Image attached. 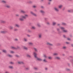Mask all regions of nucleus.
Segmentation results:
<instances>
[{
    "mask_svg": "<svg viewBox=\"0 0 73 73\" xmlns=\"http://www.w3.org/2000/svg\"><path fill=\"white\" fill-rule=\"evenodd\" d=\"M33 15V16H37V15H36V14H35L34 13Z\"/></svg>",
    "mask_w": 73,
    "mask_h": 73,
    "instance_id": "4c0bfd02",
    "label": "nucleus"
},
{
    "mask_svg": "<svg viewBox=\"0 0 73 73\" xmlns=\"http://www.w3.org/2000/svg\"><path fill=\"white\" fill-rule=\"evenodd\" d=\"M46 45H49V46H53V44L49 42H47L46 43Z\"/></svg>",
    "mask_w": 73,
    "mask_h": 73,
    "instance_id": "20e7f679",
    "label": "nucleus"
},
{
    "mask_svg": "<svg viewBox=\"0 0 73 73\" xmlns=\"http://www.w3.org/2000/svg\"><path fill=\"white\" fill-rule=\"evenodd\" d=\"M66 70H67V71H69L70 70V69L68 68H66Z\"/></svg>",
    "mask_w": 73,
    "mask_h": 73,
    "instance_id": "e433bc0d",
    "label": "nucleus"
},
{
    "mask_svg": "<svg viewBox=\"0 0 73 73\" xmlns=\"http://www.w3.org/2000/svg\"><path fill=\"white\" fill-rule=\"evenodd\" d=\"M34 49L36 52H37V48H34Z\"/></svg>",
    "mask_w": 73,
    "mask_h": 73,
    "instance_id": "393cba45",
    "label": "nucleus"
},
{
    "mask_svg": "<svg viewBox=\"0 0 73 73\" xmlns=\"http://www.w3.org/2000/svg\"><path fill=\"white\" fill-rule=\"evenodd\" d=\"M1 23H5V22L3 21H1Z\"/></svg>",
    "mask_w": 73,
    "mask_h": 73,
    "instance_id": "c9c22d12",
    "label": "nucleus"
},
{
    "mask_svg": "<svg viewBox=\"0 0 73 73\" xmlns=\"http://www.w3.org/2000/svg\"><path fill=\"white\" fill-rule=\"evenodd\" d=\"M27 36H28V37H30V35H27Z\"/></svg>",
    "mask_w": 73,
    "mask_h": 73,
    "instance_id": "4d7b16f0",
    "label": "nucleus"
},
{
    "mask_svg": "<svg viewBox=\"0 0 73 73\" xmlns=\"http://www.w3.org/2000/svg\"><path fill=\"white\" fill-rule=\"evenodd\" d=\"M10 63L11 64H13V63L12 62H11Z\"/></svg>",
    "mask_w": 73,
    "mask_h": 73,
    "instance_id": "09e8293b",
    "label": "nucleus"
},
{
    "mask_svg": "<svg viewBox=\"0 0 73 73\" xmlns=\"http://www.w3.org/2000/svg\"><path fill=\"white\" fill-rule=\"evenodd\" d=\"M54 56H57L58 54L57 53H54L53 54Z\"/></svg>",
    "mask_w": 73,
    "mask_h": 73,
    "instance_id": "dca6fc26",
    "label": "nucleus"
},
{
    "mask_svg": "<svg viewBox=\"0 0 73 73\" xmlns=\"http://www.w3.org/2000/svg\"><path fill=\"white\" fill-rule=\"evenodd\" d=\"M10 53H15V52H14V51H10Z\"/></svg>",
    "mask_w": 73,
    "mask_h": 73,
    "instance_id": "aec40b11",
    "label": "nucleus"
},
{
    "mask_svg": "<svg viewBox=\"0 0 73 73\" xmlns=\"http://www.w3.org/2000/svg\"><path fill=\"white\" fill-rule=\"evenodd\" d=\"M58 25H60V24H58Z\"/></svg>",
    "mask_w": 73,
    "mask_h": 73,
    "instance_id": "69168bd1",
    "label": "nucleus"
},
{
    "mask_svg": "<svg viewBox=\"0 0 73 73\" xmlns=\"http://www.w3.org/2000/svg\"><path fill=\"white\" fill-rule=\"evenodd\" d=\"M43 57H44V58H46V56L45 54H44L43 55Z\"/></svg>",
    "mask_w": 73,
    "mask_h": 73,
    "instance_id": "f3484780",
    "label": "nucleus"
},
{
    "mask_svg": "<svg viewBox=\"0 0 73 73\" xmlns=\"http://www.w3.org/2000/svg\"><path fill=\"white\" fill-rule=\"evenodd\" d=\"M47 24L49 25V24H50V23L49 22H47Z\"/></svg>",
    "mask_w": 73,
    "mask_h": 73,
    "instance_id": "a18cd8bd",
    "label": "nucleus"
},
{
    "mask_svg": "<svg viewBox=\"0 0 73 73\" xmlns=\"http://www.w3.org/2000/svg\"><path fill=\"white\" fill-rule=\"evenodd\" d=\"M43 61L44 62H48V61H47V60H46V59H44L43 60Z\"/></svg>",
    "mask_w": 73,
    "mask_h": 73,
    "instance_id": "6e6552de",
    "label": "nucleus"
},
{
    "mask_svg": "<svg viewBox=\"0 0 73 73\" xmlns=\"http://www.w3.org/2000/svg\"><path fill=\"white\" fill-rule=\"evenodd\" d=\"M48 4H50V2H49V3H48Z\"/></svg>",
    "mask_w": 73,
    "mask_h": 73,
    "instance_id": "0e129e2a",
    "label": "nucleus"
},
{
    "mask_svg": "<svg viewBox=\"0 0 73 73\" xmlns=\"http://www.w3.org/2000/svg\"><path fill=\"white\" fill-rule=\"evenodd\" d=\"M63 37H64V38L65 37V35H63Z\"/></svg>",
    "mask_w": 73,
    "mask_h": 73,
    "instance_id": "13d9d810",
    "label": "nucleus"
},
{
    "mask_svg": "<svg viewBox=\"0 0 73 73\" xmlns=\"http://www.w3.org/2000/svg\"><path fill=\"white\" fill-rule=\"evenodd\" d=\"M34 69H35V70H37V68H35Z\"/></svg>",
    "mask_w": 73,
    "mask_h": 73,
    "instance_id": "49530a36",
    "label": "nucleus"
},
{
    "mask_svg": "<svg viewBox=\"0 0 73 73\" xmlns=\"http://www.w3.org/2000/svg\"><path fill=\"white\" fill-rule=\"evenodd\" d=\"M39 38H41V37H42V34H40L39 35Z\"/></svg>",
    "mask_w": 73,
    "mask_h": 73,
    "instance_id": "ddd939ff",
    "label": "nucleus"
},
{
    "mask_svg": "<svg viewBox=\"0 0 73 73\" xmlns=\"http://www.w3.org/2000/svg\"><path fill=\"white\" fill-rule=\"evenodd\" d=\"M49 1H52V0H48Z\"/></svg>",
    "mask_w": 73,
    "mask_h": 73,
    "instance_id": "6e6d98bb",
    "label": "nucleus"
},
{
    "mask_svg": "<svg viewBox=\"0 0 73 73\" xmlns=\"http://www.w3.org/2000/svg\"><path fill=\"white\" fill-rule=\"evenodd\" d=\"M16 16L17 17H19V14H16Z\"/></svg>",
    "mask_w": 73,
    "mask_h": 73,
    "instance_id": "ea45409f",
    "label": "nucleus"
},
{
    "mask_svg": "<svg viewBox=\"0 0 73 73\" xmlns=\"http://www.w3.org/2000/svg\"><path fill=\"white\" fill-rule=\"evenodd\" d=\"M6 7H7V8H10V6L9 5H6Z\"/></svg>",
    "mask_w": 73,
    "mask_h": 73,
    "instance_id": "b1692460",
    "label": "nucleus"
},
{
    "mask_svg": "<svg viewBox=\"0 0 73 73\" xmlns=\"http://www.w3.org/2000/svg\"><path fill=\"white\" fill-rule=\"evenodd\" d=\"M24 39L25 41H27V39L26 38H24Z\"/></svg>",
    "mask_w": 73,
    "mask_h": 73,
    "instance_id": "c85d7f7f",
    "label": "nucleus"
},
{
    "mask_svg": "<svg viewBox=\"0 0 73 73\" xmlns=\"http://www.w3.org/2000/svg\"><path fill=\"white\" fill-rule=\"evenodd\" d=\"M68 40H69V41H70V40H71V39L70 38H67Z\"/></svg>",
    "mask_w": 73,
    "mask_h": 73,
    "instance_id": "79ce46f5",
    "label": "nucleus"
},
{
    "mask_svg": "<svg viewBox=\"0 0 73 73\" xmlns=\"http://www.w3.org/2000/svg\"><path fill=\"white\" fill-rule=\"evenodd\" d=\"M19 48H20V47H17V49H19Z\"/></svg>",
    "mask_w": 73,
    "mask_h": 73,
    "instance_id": "e2e57ef3",
    "label": "nucleus"
},
{
    "mask_svg": "<svg viewBox=\"0 0 73 73\" xmlns=\"http://www.w3.org/2000/svg\"><path fill=\"white\" fill-rule=\"evenodd\" d=\"M18 62L19 64H21L23 63V62H21V61Z\"/></svg>",
    "mask_w": 73,
    "mask_h": 73,
    "instance_id": "f8f14e48",
    "label": "nucleus"
},
{
    "mask_svg": "<svg viewBox=\"0 0 73 73\" xmlns=\"http://www.w3.org/2000/svg\"><path fill=\"white\" fill-rule=\"evenodd\" d=\"M68 12H71V10H68Z\"/></svg>",
    "mask_w": 73,
    "mask_h": 73,
    "instance_id": "3c124183",
    "label": "nucleus"
},
{
    "mask_svg": "<svg viewBox=\"0 0 73 73\" xmlns=\"http://www.w3.org/2000/svg\"><path fill=\"white\" fill-rule=\"evenodd\" d=\"M62 7V5H60L58 6V8L60 9H61V8Z\"/></svg>",
    "mask_w": 73,
    "mask_h": 73,
    "instance_id": "9d476101",
    "label": "nucleus"
},
{
    "mask_svg": "<svg viewBox=\"0 0 73 73\" xmlns=\"http://www.w3.org/2000/svg\"><path fill=\"white\" fill-rule=\"evenodd\" d=\"M66 44H69V43L68 42H66Z\"/></svg>",
    "mask_w": 73,
    "mask_h": 73,
    "instance_id": "864d4df0",
    "label": "nucleus"
},
{
    "mask_svg": "<svg viewBox=\"0 0 73 73\" xmlns=\"http://www.w3.org/2000/svg\"><path fill=\"white\" fill-rule=\"evenodd\" d=\"M6 32H7L4 31H1V33H6Z\"/></svg>",
    "mask_w": 73,
    "mask_h": 73,
    "instance_id": "2eb2a0df",
    "label": "nucleus"
},
{
    "mask_svg": "<svg viewBox=\"0 0 73 73\" xmlns=\"http://www.w3.org/2000/svg\"><path fill=\"white\" fill-rule=\"evenodd\" d=\"M14 27H17L18 28H19V27H20V26L19 25L17 24H15L14 25Z\"/></svg>",
    "mask_w": 73,
    "mask_h": 73,
    "instance_id": "423d86ee",
    "label": "nucleus"
},
{
    "mask_svg": "<svg viewBox=\"0 0 73 73\" xmlns=\"http://www.w3.org/2000/svg\"><path fill=\"white\" fill-rule=\"evenodd\" d=\"M9 28H10V29H12L13 28V27L12 26H10Z\"/></svg>",
    "mask_w": 73,
    "mask_h": 73,
    "instance_id": "5701e85b",
    "label": "nucleus"
},
{
    "mask_svg": "<svg viewBox=\"0 0 73 73\" xmlns=\"http://www.w3.org/2000/svg\"><path fill=\"white\" fill-rule=\"evenodd\" d=\"M62 24H63V25H66V24L65 23H62Z\"/></svg>",
    "mask_w": 73,
    "mask_h": 73,
    "instance_id": "c03bdc74",
    "label": "nucleus"
},
{
    "mask_svg": "<svg viewBox=\"0 0 73 73\" xmlns=\"http://www.w3.org/2000/svg\"><path fill=\"white\" fill-rule=\"evenodd\" d=\"M56 23L54 22L53 23V25H56Z\"/></svg>",
    "mask_w": 73,
    "mask_h": 73,
    "instance_id": "72a5a7b5",
    "label": "nucleus"
},
{
    "mask_svg": "<svg viewBox=\"0 0 73 73\" xmlns=\"http://www.w3.org/2000/svg\"><path fill=\"white\" fill-rule=\"evenodd\" d=\"M33 55L36 58L37 60H38V61H42V59L38 58L37 57V54L36 52H34L33 53Z\"/></svg>",
    "mask_w": 73,
    "mask_h": 73,
    "instance_id": "f03ea898",
    "label": "nucleus"
},
{
    "mask_svg": "<svg viewBox=\"0 0 73 73\" xmlns=\"http://www.w3.org/2000/svg\"><path fill=\"white\" fill-rule=\"evenodd\" d=\"M14 30V31H18V29H15Z\"/></svg>",
    "mask_w": 73,
    "mask_h": 73,
    "instance_id": "a878e982",
    "label": "nucleus"
},
{
    "mask_svg": "<svg viewBox=\"0 0 73 73\" xmlns=\"http://www.w3.org/2000/svg\"><path fill=\"white\" fill-rule=\"evenodd\" d=\"M36 28H35V27L34 26H33L32 27V29H35Z\"/></svg>",
    "mask_w": 73,
    "mask_h": 73,
    "instance_id": "bb28decb",
    "label": "nucleus"
},
{
    "mask_svg": "<svg viewBox=\"0 0 73 73\" xmlns=\"http://www.w3.org/2000/svg\"><path fill=\"white\" fill-rule=\"evenodd\" d=\"M71 46H72V47H73V44H71Z\"/></svg>",
    "mask_w": 73,
    "mask_h": 73,
    "instance_id": "603ef678",
    "label": "nucleus"
},
{
    "mask_svg": "<svg viewBox=\"0 0 73 73\" xmlns=\"http://www.w3.org/2000/svg\"><path fill=\"white\" fill-rule=\"evenodd\" d=\"M15 41H18V39L16 38L15 40Z\"/></svg>",
    "mask_w": 73,
    "mask_h": 73,
    "instance_id": "37998d69",
    "label": "nucleus"
},
{
    "mask_svg": "<svg viewBox=\"0 0 73 73\" xmlns=\"http://www.w3.org/2000/svg\"><path fill=\"white\" fill-rule=\"evenodd\" d=\"M28 32H31V31H30V30H28Z\"/></svg>",
    "mask_w": 73,
    "mask_h": 73,
    "instance_id": "de8ad7c7",
    "label": "nucleus"
},
{
    "mask_svg": "<svg viewBox=\"0 0 73 73\" xmlns=\"http://www.w3.org/2000/svg\"><path fill=\"white\" fill-rule=\"evenodd\" d=\"M45 70H48V68H45Z\"/></svg>",
    "mask_w": 73,
    "mask_h": 73,
    "instance_id": "8fccbe9b",
    "label": "nucleus"
},
{
    "mask_svg": "<svg viewBox=\"0 0 73 73\" xmlns=\"http://www.w3.org/2000/svg\"><path fill=\"white\" fill-rule=\"evenodd\" d=\"M42 8H44V7L43 6H41Z\"/></svg>",
    "mask_w": 73,
    "mask_h": 73,
    "instance_id": "bf43d9fd",
    "label": "nucleus"
},
{
    "mask_svg": "<svg viewBox=\"0 0 73 73\" xmlns=\"http://www.w3.org/2000/svg\"><path fill=\"white\" fill-rule=\"evenodd\" d=\"M54 10L56 12H58V11H59V10H58L57 7H55L54 8Z\"/></svg>",
    "mask_w": 73,
    "mask_h": 73,
    "instance_id": "39448f33",
    "label": "nucleus"
},
{
    "mask_svg": "<svg viewBox=\"0 0 73 73\" xmlns=\"http://www.w3.org/2000/svg\"><path fill=\"white\" fill-rule=\"evenodd\" d=\"M30 13H31V14L32 15H33V14H34V13L32 11H31L30 12Z\"/></svg>",
    "mask_w": 73,
    "mask_h": 73,
    "instance_id": "c756f323",
    "label": "nucleus"
},
{
    "mask_svg": "<svg viewBox=\"0 0 73 73\" xmlns=\"http://www.w3.org/2000/svg\"><path fill=\"white\" fill-rule=\"evenodd\" d=\"M33 8H36L37 7V6L36 5H34L33 6Z\"/></svg>",
    "mask_w": 73,
    "mask_h": 73,
    "instance_id": "473e14b6",
    "label": "nucleus"
},
{
    "mask_svg": "<svg viewBox=\"0 0 73 73\" xmlns=\"http://www.w3.org/2000/svg\"><path fill=\"white\" fill-rule=\"evenodd\" d=\"M16 56L17 57H19V56H18L17 55H16Z\"/></svg>",
    "mask_w": 73,
    "mask_h": 73,
    "instance_id": "680f3d73",
    "label": "nucleus"
},
{
    "mask_svg": "<svg viewBox=\"0 0 73 73\" xmlns=\"http://www.w3.org/2000/svg\"><path fill=\"white\" fill-rule=\"evenodd\" d=\"M28 17H29L28 15L25 14L24 15H22L21 16V17L19 18V20L20 21H24V19H27V18Z\"/></svg>",
    "mask_w": 73,
    "mask_h": 73,
    "instance_id": "f257e3e1",
    "label": "nucleus"
},
{
    "mask_svg": "<svg viewBox=\"0 0 73 73\" xmlns=\"http://www.w3.org/2000/svg\"><path fill=\"white\" fill-rule=\"evenodd\" d=\"M3 52H4V53H6L7 51L5 50H3Z\"/></svg>",
    "mask_w": 73,
    "mask_h": 73,
    "instance_id": "6ab92c4d",
    "label": "nucleus"
},
{
    "mask_svg": "<svg viewBox=\"0 0 73 73\" xmlns=\"http://www.w3.org/2000/svg\"><path fill=\"white\" fill-rule=\"evenodd\" d=\"M37 26L38 27H40L41 26L40 25V24H37Z\"/></svg>",
    "mask_w": 73,
    "mask_h": 73,
    "instance_id": "58836bf2",
    "label": "nucleus"
},
{
    "mask_svg": "<svg viewBox=\"0 0 73 73\" xmlns=\"http://www.w3.org/2000/svg\"><path fill=\"white\" fill-rule=\"evenodd\" d=\"M60 29H61V30H62L63 32H68L67 30H65V28H64L63 27H60Z\"/></svg>",
    "mask_w": 73,
    "mask_h": 73,
    "instance_id": "7ed1b4c3",
    "label": "nucleus"
},
{
    "mask_svg": "<svg viewBox=\"0 0 73 73\" xmlns=\"http://www.w3.org/2000/svg\"><path fill=\"white\" fill-rule=\"evenodd\" d=\"M21 12L22 13H25V11H24V10H21Z\"/></svg>",
    "mask_w": 73,
    "mask_h": 73,
    "instance_id": "9b49d317",
    "label": "nucleus"
},
{
    "mask_svg": "<svg viewBox=\"0 0 73 73\" xmlns=\"http://www.w3.org/2000/svg\"><path fill=\"white\" fill-rule=\"evenodd\" d=\"M26 69L27 70H28L29 69V68H26Z\"/></svg>",
    "mask_w": 73,
    "mask_h": 73,
    "instance_id": "5fc2aeb1",
    "label": "nucleus"
},
{
    "mask_svg": "<svg viewBox=\"0 0 73 73\" xmlns=\"http://www.w3.org/2000/svg\"><path fill=\"white\" fill-rule=\"evenodd\" d=\"M40 13H45V12L44 11L41 10L40 11Z\"/></svg>",
    "mask_w": 73,
    "mask_h": 73,
    "instance_id": "1a4fd4ad",
    "label": "nucleus"
},
{
    "mask_svg": "<svg viewBox=\"0 0 73 73\" xmlns=\"http://www.w3.org/2000/svg\"><path fill=\"white\" fill-rule=\"evenodd\" d=\"M57 31H59V29H57Z\"/></svg>",
    "mask_w": 73,
    "mask_h": 73,
    "instance_id": "052dcab7",
    "label": "nucleus"
},
{
    "mask_svg": "<svg viewBox=\"0 0 73 73\" xmlns=\"http://www.w3.org/2000/svg\"><path fill=\"white\" fill-rule=\"evenodd\" d=\"M48 58L50 60H51V59H52V58L50 56V57H48Z\"/></svg>",
    "mask_w": 73,
    "mask_h": 73,
    "instance_id": "2f4dec72",
    "label": "nucleus"
},
{
    "mask_svg": "<svg viewBox=\"0 0 73 73\" xmlns=\"http://www.w3.org/2000/svg\"><path fill=\"white\" fill-rule=\"evenodd\" d=\"M54 58L55 59H57V60H60V58L58 56L55 57Z\"/></svg>",
    "mask_w": 73,
    "mask_h": 73,
    "instance_id": "0eeeda50",
    "label": "nucleus"
},
{
    "mask_svg": "<svg viewBox=\"0 0 73 73\" xmlns=\"http://www.w3.org/2000/svg\"><path fill=\"white\" fill-rule=\"evenodd\" d=\"M8 56L9 57H12V56L11 55H8Z\"/></svg>",
    "mask_w": 73,
    "mask_h": 73,
    "instance_id": "f704fd0d",
    "label": "nucleus"
},
{
    "mask_svg": "<svg viewBox=\"0 0 73 73\" xmlns=\"http://www.w3.org/2000/svg\"><path fill=\"white\" fill-rule=\"evenodd\" d=\"M11 48L12 49H16V48L14 46H11Z\"/></svg>",
    "mask_w": 73,
    "mask_h": 73,
    "instance_id": "cd10ccee",
    "label": "nucleus"
},
{
    "mask_svg": "<svg viewBox=\"0 0 73 73\" xmlns=\"http://www.w3.org/2000/svg\"><path fill=\"white\" fill-rule=\"evenodd\" d=\"M63 49H66V47L65 46H64L63 47Z\"/></svg>",
    "mask_w": 73,
    "mask_h": 73,
    "instance_id": "a19ab883",
    "label": "nucleus"
},
{
    "mask_svg": "<svg viewBox=\"0 0 73 73\" xmlns=\"http://www.w3.org/2000/svg\"><path fill=\"white\" fill-rule=\"evenodd\" d=\"M23 48L24 49H25L26 50H27V49H28V48H27V47L25 46H24L23 47Z\"/></svg>",
    "mask_w": 73,
    "mask_h": 73,
    "instance_id": "4468645a",
    "label": "nucleus"
},
{
    "mask_svg": "<svg viewBox=\"0 0 73 73\" xmlns=\"http://www.w3.org/2000/svg\"><path fill=\"white\" fill-rule=\"evenodd\" d=\"M29 45H32L33 44V43L31 42H29Z\"/></svg>",
    "mask_w": 73,
    "mask_h": 73,
    "instance_id": "4be33fe9",
    "label": "nucleus"
},
{
    "mask_svg": "<svg viewBox=\"0 0 73 73\" xmlns=\"http://www.w3.org/2000/svg\"><path fill=\"white\" fill-rule=\"evenodd\" d=\"M9 68H11V69H13V66H9Z\"/></svg>",
    "mask_w": 73,
    "mask_h": 73,
    "instance_id": "412c9836",
    "label": "nucleus"
},
{
    "mask_svg": "<svg viewBox=\"0 0 73 73\" xmlns=\"http://www.w3.org/2000/svg\"><path fill=\"white\" fill-rule=\"evenodd\" d=\"M27 57H31V56H30L29 54H27Z\"/></svg>",
    "mask_w": 73,
    "mask_h": 73,
    "instance_id": "7c9ffc66",
    "label": "nucleus"
},
{
    "mask_svg": "<svg viewBox=\"0 0 73 73\" xmlns=\"http://www.w3.org/2000/svg\"><path fill=\"white\" fill-rule=\"evenodd\" d=\"M6 1L4 0H3L2 1V3H6Z\"/></svg>",
    "mask_w": 73,
    "mask_h": 73,
    "instance_id": "a211bd4d",
    "label": "nucleus"
}]
</instances>
